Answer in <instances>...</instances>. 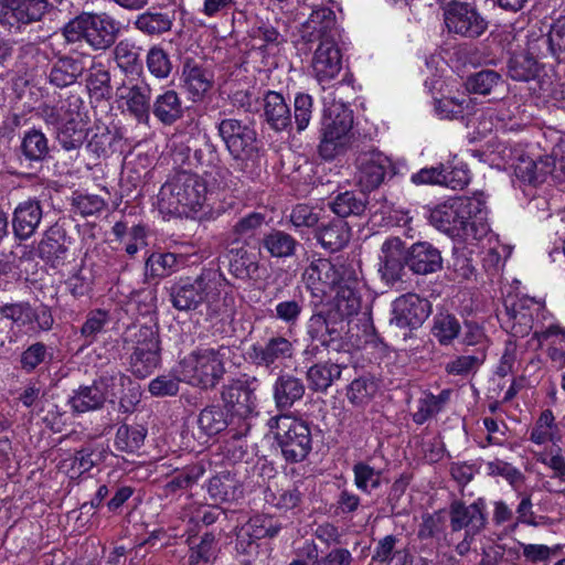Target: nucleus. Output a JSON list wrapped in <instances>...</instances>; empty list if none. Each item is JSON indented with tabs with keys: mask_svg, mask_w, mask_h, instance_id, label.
<instances>
[{
	"mask_svg": "<svg viewBox=\"0 0 565 565\" xmlns=\"http://www.w3.org/2000/svg\"><path fill=\"white\" fill-rule=\"evenodd\" d=\"M452 172H446L444 164H439L437 167L423 168L418 172L412 174L411 181L416 185H426V184H438V185H447L452 189L462 188L467 181L459 180L455 184H452L454 179L450 178Z\"/></svg>",
	"mask_w": 565,
	"mask_h": 565,
	"instance_id": "8fccbe9b",
	"label": "nucleus"
},
{
	"mask_svg": "<svg viewBox=\"0 0 565 565\" xmlns=\"http://www.w3.org/2000/svg\"><path fill=\"white\" fill-rule=\"evenodd\" d=\"M265 223V215L253 212L241 217L232 227L234 241L250 238L256 231Z\"/></svg>",
	"mask_w": 565,
	"mask_h": 565,
	"instance_id": "338daca9",
	"label": "nucleus"
},
{
	"mask_svg": "<svg viewBox=\"0 0 565 565\" xmlns=\"http://www.w3.org/2000/svg\"><path fill=\"white\" fill-rule=\"evenodd\" d=\"M228 347L196 349L182 360V380L202 390L214 388L225 374L224 359Z\"/></svg>",
	"mask_w": 565,
	"mask_h": 565,
	"instance_id": "39448f33",
	"label": "nucleus"
},
{
	"mask_svg": "<svg viewBox=\"0 0 565 565\" xmlns=\"http://www.w3.org/2000/svg\"><path fill=\"white\" fill-rule=\"evenodd\" d=\"M214 188L196 173L177 172L161 186L158 193V207L169 214L196 211L203 205L209 190Z\"/></svg>",
	"mask_w": 565,
	"mask_h": 565,
	"instance_id": "f257e3e1",
	"label": "nucleus"
},
{
	"mask_svg": "<svg viewBox=\"0 0 565 565\" xmlns=\"http://www.w3.org/2000/svg\"><path fill=\"white\" fill-rule=\"evenodd\" d=\"M66 233L58 226L50 227L38 245V255L53 268L64 264L68 247L66 245Z\"/></svg>",
	"mask_w": 565,
	"mask_h": 565,
	"instance_id": "b1692460",
	"label": "nucleus"
},
{
	"mask_svg": "<svg viewBox=\"0 0 565 565\" xmlns=\"http://www.w3.org/2000/svg\"><path fill=\"white\" fill-rule=\"evenodd\" d=\"M183 82L193 96V100L201 99L213 85L212 74L192 60H186L183 65Z\"/></svg>",
	"mask_w": 565,
	"mask_h": 565,
	"instance_id": "4c0bfd02",
	"label": "nucleus"
},
{
	"mask_svg": "<svg viewBox=\"0 0 565 565\" xmlns=\"http://www.w3.org/2000/svg\"><path fill=\"white\" fill-rule=\"evenodd\" d=\"M170 301L177 310H195L207 297V281L202 274L196 278H181L170 288Z\"/></svg>",
	"mask_w": 565,
	"mask_h": 565,
	"instance_id": "4468645a",
	"label": "nucleus"
},
{
	"mask_svg": "<svg viewBox=\"0 0 565 565\" xmlns=\"http://www.w3.org/2000/svg\"><path fill=\"white\" fill-rule=\"evenodd\" d=\"M308 24L321 34V39L333 38L331 32L335 26V14L330 8H317L312 10Z\"/></svg>",
	"mask_w": 565,
	"mask_h": 565,
	"instance_id": "0e129e2a",
	"label": "nucleus"
},
{
	"mask_svg": "<svg viewBox=\"0 0 565 565\" xmlns=\"http://www.w3.org/2000/svg\"><path fill=\"white\" fill-rule=\"evenodd\" d=\"M305 307L302 297L281 300L276 303L271 317L285 323L287 327H296L300 320Z\"/></svg>",
	"mask_w": 565,
	"mask_h": 565,
	"instance_id": "5fc2aeb1",
	"label": "nucleus"
},
{
	"mask_svg": "<svg viewBox=\"0 0 565 565\" xmlns=\"http://www.w3.org/2000/svg\"><path fill=\"white\" fill-rule=\"evenodd\" d=\"M468 199L450 200L436 206L429 216V221L437 230L456 238L460 218H467L471 212V206L467 207Z\"/></svg>",
	"mask_w": 565,
	"mask_h": 565,
	"instance_id": "6ab92c4d",
	"label": "nucleus"
},
{
	"mask_svg": "<svg viewBox=\"0 0 565 565\" xmlns=\"http://www.w3.org/2000/svg\"><path fill=\"white\" fill-rule=\"evenodd\" d=\"M77 117L78 115H70L68 118L64 120L55 131L56 140L66 151H74L79 149L87 138V132Z\"/></svg>",
	"mask_w": 565,
	"mask_h": 565,
	"instance_id": "ea45409f",
	"label": "nucleus"
},
{
	"mask_svg": "<svg viewBox=\"0 0 565 565\" xmlns=\"http://www.w3.org/2000/svg\"><path fill=\"white\" fill-rule=\"evenodd\" d=\"M117 141L116 134L108 128H104L92 136L86 149L96 158H106L115 151L114 146Z\"/></svg>",
	"mask_w": 565,
	"mask_h": 565,
	"instance_id": "bf43d9fd",
	"label": "nucleus"
},
{
	"mask_svg": "<svg viewBox=\"0 0 565 565\" xmlns=\"http://www.w3.org/2000/svg\"><path fill=\"white\" fill-rule=\"evenodd\" d=\"M51 358L47 347L42 342H35L21 353L20 366L24 372L30 373Z\"/></svg>",
	"mask_w": 565,
	"mask_h": 565,
	"instance_id": "69168bd1",
	"label": "nucleus"
},
{
	"mask_svg": "<svg viewBox=\"0 0 565 565\" xmlns=\"http://www.w3.org/2000/svg\"><path fill=\"white\" fill-rule=\"evenodd\" d=\"M343 366L331 361L313 363L308 367L306 377L309 388L317 393H324L340 380Z\"/></svg>",
	"mask_w": 565,
	"mask_h": 565,
	"instance_id": "f704fd0d",
	"label": "nucleus"
},
{
	"mask_svg": "<svg viewBox=\"0 0 565 565\" xmlns=\"http://www.w3.org/2000/svg\"><path fill=\"white\" fill-rule=\"evenodd\" d=\"M367 206L365 193L355 191H344L338 193L334 199L329 202V207L341 220L349 216H361Z\"/></svg>",
	"mask_w": 565,
	"mask_h": 565,
	"instance_id": "58836bf2",
	"label": "nucleus"
},
{
	"mask_svg": "<svg viewBox=\"0 0 565 565\" xmlns=\"http://www.w3.org/2000/svg\"><path fill=\"white\" fill-rule=\"evenodd\" d=\"M269 426L275 428V440L287 462L303 461L312 449V436L309 425L289 415H280L269 419Z\"/></svg>",
	"mask_w": 565,
	"mask_h": 565,
	"instance_id": "423d86ee",
	"label": "nucleus"
},
{
	"mask_svg": "<svg viewBox=\"0 0 565 565\" xmlns=\"http://www.w3.org/2000/svg\"><path fill=\"white\" fill-rule=\"evenodd\" d=\"M515 178L523 184L537 186L551 175L554 180H565V162L557 161L554 152L551 156L533 159L529 156H520L513 166Z\"/></svg>",
	"mask_w": 565,
	"mask_h": 565,
	"instance_id": "6e6552de",
	"label": "nucleus"
},
{
	"mask_svg": "<svg viewBox=\"0 0 565 565\" xmlns=\"http://www.w3.org/2000/svg\"><path fill=\"white\" fill-rule=\"evenodd\" d=\"M379 390L377 382L371 375H361L354 379L347 387V398L358 407L367 405Z\"/></svg>",
	"mask_w": 565,
	"mask_h": 565,
	"instance_id": "49530a36",
	"label": "nucleus"
},
{
	"mask_svg": "<svg viewBox=\"0 0 565 565\" xmlns=\"http://www.w3.org/2000/svg\"><path fill=\"white\" fill-rule=\"evenodd\" d=\"M178 267V256L173 253H153L146 262V268L151 277H168L175 273Z\"/></svg>",
	"mask_w": 565,
	"mask_h": 565,
	"instance_id": "6e6d98bb",
	"label": "nucleus"
},
{
	"mask_svg": "<svg viewBox=\"0 0 565 565\" xmlns=\"http://www.w3.org/2000/svg\"><path fill=\"white\" fill-rule=\"evenodd\" d=\"M145 438L146 430L142 427L124 424L117 428L114 446L117 451L132 454L143 445Z\"/></svg>",
	"mask_w": 565,
	"mask_h": 565,
	"instance_id": "3c124183",
	"label": "nucleus"
},
{
	"mask_svg": "<svg viewBox=\"0 0 565 565\" xmlns=\"http://www.w3.org/2000/svg\"><path fill=\"white\" fill-rule=\"evenodd\" d=\"M217 540L213 532L204 533L199 543L190 542L189 565L209 564L217 556Z\"/></svg>",
	"mask_w": 565,
	"mask_h": 565,
	"instance_id": "de8ad7c7",
	"label": "nucleus"
},
{
	"mask_svg": "<svg viewBox=\"0 0 565 565\" xmlns=\"http://www.w3.org/2000/svg\"><path fill=\"white\" fill-rule=\"evenodd\" d=\"M450 526L454 532L465 530V533L477 535L488 523L486 501L479 498L471 504L454 501L449 509Z\"/></svg>",
	"mask_w": 565,
	"mask_h": 565,
	"instance_id": "ddd939ff",
	"label": "nucleus"
},
{
	"mask_svg": "<svg viewBox=\"0 0 565 565\" xmlns=\"http://www.w3.org/2000/svg\"><path fill=\"white\" fill-rule=\"evenodd\" d=\"M64 0H9V25L20 29L41 21L45 14L61 4Z\"/></svg>",
	"mask_w": 565,
	"mask_h": 565,
	"instance_id": "aec40b11",
	"label": "nucleus"
},
{
	"mask_svg": "<svg viewBox=\"0 0 565 565\" xmlns=\"http://www.w3.org/2000/svg\"><path fill=\"white\" fill-rule=\"evenodd\" d=\"M459 320L449 312H438L433 320L431 333L441 345H449L459 335Z\"/></svg>",
	"mask_w": 565,
	"mask_h": 565,
	"instance_id": "09e8293b",
	"label": "nucleus"
},
{
	"mask_svg": "<svg viewBox=\"0 0 565 565\" xmlns=\"http://www.w3.org/2000/svg\"><path fill=\"white\" fill-rule=\"evenodd\" d=\"M85 71L84 57L63 55L52 63L49 82L58 88L68 87L75 84Z\"/></svg>",
	"mask_w": 565,
	"mask_h": 565,
	"instance_id": "393cba45",
	"label": "nucleus"
},
{
	"mask_svg": "<svg viewBox=\"0 0 565 565\" xmlns=\"http://www.w3.org/2000/svg\"><path fill=\"white\" fill-rule=\"evenodd\" d=\"M356 180L362 191L377 189L392 168L391 160L380 151L369 150L360 152L355 158Z\"/></svg>",
	"mask_w": 565,
	"mask_h": 565,
	"instance_id": "9b49d317",
	"label": "nucleus"
},
{
	"mask_svg": "<svg viewBox=\"0 0 565 565\" xmlns=\"http://www.w3.org/2000/svg\"><path fill=\"white\" fill-rule=\"evenodd\" d=\"M95 383L102 391L105 402L110 403H114L115 398L124 393L126 385L132 384L130 377L117 369L100 372L95 379Z\"/></svg>",
	"mask_w": 565,
	"mask_h": 565,
	"instance_id": "79ce46f5",
	"label": "nucleus"
},
{
	"mask_svg": "<svg viewBox=\"0 0 565 565\" xmlns=\"http://www.w3.org/2000/svg\"><path fill=\"white\" fill-rule=\"evenodd\" d=\"M173 19L168 13L147 11L135 21L137 30L148 35H158L171 30Z\"/></svg>",
	"mask_w": 565,
	"mask_h": 565,
	"instance_id": "603ef678",
	"label": "nucleus"
},
{
	"mask_svg": "<svg viewBox=\"0 0 565 565\" xmlns=\"http://www.w3.org/2000/svg\"><path fill=\"white\" fill-rule=\"evenodd\" d=\"M508 75L516 82H530L534 79L540 71L535 57L527 52L513 54L508 61Z\"/></svg>",
	"mask_w": 565,
	"mask_h": 565,
	"instance_id": "c03bdc74",
	"label": "nucleus"
},
{
	"mask_svg": "<svg viewBox=\"0 0 565 565\" xmlns=\"http://www.w3.org/2000/svg\"><path fill=\"white\" fill-rule=\"evenodd\" d=\"M198 425L206 436H215L228 429V434L233 438V433H235L234 419L221 405L213 404L203 408L199 414Z\"/></svg>",
	"mask_w": 565,
	"mask_h": 565,
	"instance_id": "72a5a7b5",
	"label": "nucleus"
},
{
	"mask_svg": "<svg viewBox=\"0 0 565 565\" xmlns=\"http://www.w3.org/2000/svg\"><path fill=\"white\" fill-rule=\"evenodd\" d=\"M141 47L128 40H121L114 49L115 61L125 73H136L141 68Z\"/></svg>",
	"mask_w": 565,
	"mask_h": 565,
	"instance_id": "864d4df0",
	"label": "nucleus"
},
{
	"mask_svg": "<svg viewBox=\"0 0 565 565\" xmlns=\"http://www.w3.org/2000/svg\"><path fill=\"white\" fill-rule=\"evenodd\" d=\"M443 6H445V23L450 32L475 39L486 31L488 23L472 4L445 0Z\"/></svg>",
	"mask_w": 565,
	"mask_h": 565,
	"instance_id": "1a4fd4ad",
	"label": "nucleus"
},
{
	"mask_svg": "<svg viewBox=\"0 0 565 565\" xmlns=\"http://www.w3.org/2000/svg\"><path fill=\"white\" fill-rule=\"evenodd\" d=\"M381 253L382 278L390 284L402 280L408 262V249L405 250L404 242L399 237H390L383 243Z\"/></svg>",
	"mask_w": 565,
	"mask_h": 565,
	"instance_id": "f3484780",
	"label": "nucleus"
},
{
	"mask_svg": "<svg viewBox=\"0 0 565 565\" xmlns=\"http://www.w3.org/2000/svg\"><path fill=\"white\" fill-rule=\"evenodd\" d=\"M313 99L309 94L297 93L294 99V121L298 132L303 131L312 118Z\"/></svg>",
	"mask_w": 565,
	"mask_h": 565,
	"instance_id": "e2e57ef3",
	"label": "nucleus"
},
{
	"mask_svg": "<svg viewBox=\"0 0 565 565\" xmlns=\"http://www.w3.org/2000/svg\"><path fill=\"white\" fill-rule=\"evenodd\" d=\"M42 216L43 211L39 200L29 199L19 203L12 218L15 237L20 241L30 238L39 227Z\"/></svg>",
	"mask_w": 565,
	"mask_h": 565,
	"instance_id": "4be33fe9",
	"label": "nucleus"
},
{
	"mask_svg": "<svg viewBox=\"0 0 565 565\" xmlns=\"http://www.w3.org/2000/svg\"><path fill=\"white\" fill-rule=\"evenodd\" d=\"M349 271L344 268L338 269L329 259L318 258L305 269L302 277L308 288L327 294L342 284Z\"/></svg>",
	"mask_w": 565,
	"mask_h": 565,
	"instance_id": "dca6fc26",
	"label": "nucleus"
},
{
	"mask_svg": "<svg viewBox=\"0 0 565 565\" xmlns=\"http://www.w3.org/2000/svg\"><path fill=\"white\" fill-rule=\"evenodd\" d=\"M70 404L74 412L86 413L100 409L105 404V399L94 380L90 385H82L74 391L70 398Z\"/></svg>",
	"mask_w": 565,
	"mask_h": 565,
	"instance_id": "a19ab883",
	"label": "nucleus"
},
{
	"mask_svg": "<svg viewBox=\"0 0 565 565\" xmlns=\"http://www.w3.org/2000/svg\"><path fill=\"white\" fill-rule=\"evenodd\" d=\"M292 342L281 334H275L262 343H254L248 352L252 362L259 367L276 369L294 356Z\"/></svg>",
	"mask_w": 565,
	"mask_h": 565,
	"instance_id": "f8f14e48",
	"label": "nucleus"
},
{
	"mask_svg": "<svg viewBox=\"0 0 565 565\" xmlns=\"http://www.w3.org/2000/svg\"><path fill=\"white\" fill-rule=\"evenodd\" d=\"M407 267L416 275H429L443 269L441 252L428 242L414 243L408 248Z\"/></svg>",
	"mask_w": 565,
	"mask_h": 565,
	"instance_id": "412c9836",
	"label": "nucleus"
},
{
	"mask_svg": "<svg viewBox=\"0 0 565 565\" xmlns=\"http://www.w3.org/2000/svg\"><path fill=\"white\" fill-rule=\"evenodd\" d=\"M466 204L468 205L467 207L471 206L473 210L471 209L467 218H460L456 238L463 241L481 239L490 231L486 206L481 201L475 199H468Z\"/></svg>",
	"mask_w": 565,
	"mask_h": 565,
	"instance_id": "cd10ccee",
	"label": "nucleus"
},
{
	"mask_svg": "<svg viewBox=\"0 0 565 565\" xmlns=\"http://www.w3.org/2000/svg\"><path fill=\"white\" fill-rule=\"evenodd\" d=\"M358 278L350 270L343 278V282L337 285L335 309L333 312L343 320L344 317L356 315L361 309V297L358 291Z\"/></svg>",
	"mask_w": 565,
	"mask_h": 565,
	"instance_id": "7c9ffc66",
	"label": "nucleus"
},
{
	"mask_svg": "<svg viewBox=\"0 0 565 565\" xmlns=\"http://www.w3.org/2000/svg\"><path fill=\"white\" fill-rule=\"evenodd\" d=\"M450 397V391L444 390L438 395L425 393L417 402V409L413 413V420L423 425L428 419L440 413Z\"/></svg>",
	"mask_w": 565,
	"mask_h": 565,
	"instance_id": "a18cd8bd",
	"label": "nucleus"
},
{
	"mask_svg": "<svg viewBox=\"0 0 565 565\" xmlns=\"http://www.w3.org/2000/svg\"><path fill=\"white\" fill-rule=\"evenodd\" d=\"M193 159L195 160L196 168L201 169L202 173L207 178L205 181L211 183V185L220 186L224 182L228 170L222 166L216 146L210 140H206L194 151Z\"/></svg>",
	"mask_w": 565,
	"mask_h": 565,
	"instance_id": "5701e85b",
	"label": "nucleus"
},
{
	"mask_svg": "<svg viewBox=\"0 0 565 565\" xmlns=\"http://www.w3.org/2000/svg\"><path fill=\"white\" fill-rule=\"evenodd\" d=\"M207 493L214 502L223 503L238 500L243 489L235 473L222 470L210 479Z\"/></svg>",
	"mask_w": 565,
	"mask_h": 565,
	"instance_id": "2f4dec72",
	"label": "nucleus"
},
{
	"mask_svg": "<svg viewBox=\"0 0 565 565\" xmlns=\"http://www.w3.org/2000/svg\"><path fill=\"white\" fill-rule=\"evenodd\" d=\"M216 128L227 151L238 164L257 151V134L246 122L235 118H224L220 120Z\"/></svg>",
	"mask_w": 565,
	"mask_h": 565,
	"instance_id": "0eeeda50",
	"label": "nucleus"
},
{
	"mask_svg": "<svg viewBox=\"0 0 565 565\" xmlns=\"http://www.w3.org/2000/svg\"><path fill=\"white\" fill-rule=\"evenodd\" d=\"M147 67L159 79L168 78L172 71L169 54L160 46H152L147 54Z\"/></svg>",
	"mask_w": 565,
	"mask_h": 565,
	"instance_id": "13d9d810",
	"label": "nucleus"
},
{
	"mask_svg": "<svg viewBox=\"0 0 565 565\" xmlns=\"http://www.w3.org/2000/svg\"><path fill=\"white\" fill-rule=\"evenodd\" d=\"M119 32L116 21L107 14L90 13L86 42L95 50L110 47Z\"/></svg>",
	"mask_w": 565,
	"mask_h": 565,
	"instance_id": "a878e982",
	"label": "nucleus"
},
{
	"mask_svg": "<svg viewBox=\"0 0 565 565\" xmlns=\"http://www.w3.org/2000/svg\"><path fill=\"white\" fill-rule=\"evenodd\" d=\"M353 139V111L334 100L324 111L318 152L324 160H332L344 153Z\"/></svg>",
	"mask_w": 565,
	"mask_h": 565,
	"instance_id": "20e7f679",
	"label": "nucleus"
},
{
	"mask_svg": "<svg viewBox=\"0 0 565 565\" xmlns=\"http://www.w3.org/2000/svg\"><path fill=\"white\" fill-rule=\"evenodd\" d=\"M308 487L305 481H297L288 488L281 489L275 495V505L278 509L291 510L299 507L306 495Z\"/></svg>",
	"mask_w": 565,
	"mask_h": 565,
	"instance_id": "680f3d73",
	"label": "nucleus"
},
{
	"mask_svg": "<svg viewBox=\"0 0 565 565\" xmlns=\"http://www.w3.org/2000/svg\"><path fill=\"white\" fill-rule=\"evenodd\" d=\"M312 68L319 83L333 79L342 68V57L334 38L321 39L312 58Z\"/></svg>",
	"mask_w": 565,
	"mask_h": 565,
	"instance_id": "a211bd4d",
	"label": "nucleus"
},
{
	"mask_svg": "<svg viewBox=\"0 0 565 565\" xmlns=\"http://www.w3.org/2000/svg\"><path fill=\"white\" fill-rule=\"evenodd\" d=\"M122 342L131 351L129 369L135 376L145 379L160 364L161 348L157 323L127 328L122 333Z\"/></svg>",
	"mask_w": 565,
	"mask_h": 565,
	"instance_id": "7ed1b4c3",
	"label": "nucleus"
},
{
	"mask_svg": "<svg viewBox=\"0 0 565 565\" xmlns=\"http://www.w3.org/2000/svg\"><path fill=\"white\" fill-rule=\"evenodd\" d=\"M264 116L266 122L275 131L292 128L290 108L280 93L267 92L264 98Z\"/></svg>",
	"mask_w": 565,
	"mask_h": 565,
	"instance_id": "473e14b6",
	"label": "nucleus"
},
{
	"mask_svg": "<svg viewBox=\"0 0 565 565\" xmlns=\"http://www.w3.org/2000/svg\"><path fill=\"white\" fill-rule=\"evenodd\" d=\"M262 246L271 257L285 259L296 255L300 243L291 234L273 228L262 238Z\"/></svg>",
	"mask_w": 565,
	"mask_h": 565,
	"instance_id": "e433bc0d",
	"label": "nucleus"
},
{
	"mask_svg": "<svg viewBox=\"0 0 565 565\" xmlns=\"http://www.w3.org/2000/svg\"><path fill=\"white\" fill-rule=\"evenodd\" d=\"M150 88L148 86H120L117 96L126 100L128 113L140 124L148 125L150 120Z\"/></svg>",
	"mask_w": 565,
	"mask_h": 565,
	"instance_id": "c85d7f7f",
	"label": "nucleus"
},
{
	"mask_svg": "<svg viewBox=\"0 0 565 565\" xmlns=\"http://www.w3.org/2000/svg\"><path fill=\"white\" fill-rule=\"evenodd\" d=\"M20 150L29 162H42L50 153L49 140L41 130L31 129L24 134Z\"/></svg>",
	"mask_w": 565,
	"mask_h": 565,
	"instance_id": "37998d69",
	"label": "nucleus"
},
{
	"mask_svg": "<svg viewBox=\"0 0 565 565\" xmlns=\"http://www.w3.org/2000/svg\"><path fill=\"white\" fill-rule=\"evenodd\" d=\"M305 392L303 381L289 373L279 374L273 385L274 402L280 411L291 408L303 397Z\"/></svg>",
	"mask_w": 565,
	"mask_h": 565,
	"instance_id": "bb28decb",
	"label": "nucleus"
},
{
	"mask_svg": "<svg viewBox=\"0 0 565 565\" xmlns=\"http://www.w3.org/2000/svg\"><path fill=\"white\" fill-rule=\"evenodd\" d=\"M154 117L163 125L170 126L183 116V105L179 94L167 89L159 94L151 106Z\"/></svg>",
	"mask_w": 565,
	"mask_h": 565,
	"instance_id": "c9c22d12",
	"label": "nucleus"
},
{
	"mask_svg": "<svg viewBox=\"0 0 565 565\" xmlns=\"http://www.w3.org/2000/svg\"><path fill=\"white\" fill-rule=\"evenodd\" d=\"M353 475L354 484L365 493H371L372 490L381 486L382 472L365 462L360 461L355 463L353 466Z\"/></svg>",
	"mask_w": 565,
	"mask_h": 565,
	"instance_id": "4d7b16f0",
	"label": "nucleus"
},
{
	"mask_svg": "<svg viewBox=\"0 0 565 565\" xmlns=\"http://www.w3.org/2000/svg\"><path fill=\"white\" fill-rule=\"evenodd\" d=\"M256 377L232 379L221 387V401L235 424L234 439L245 437L252 427L250 419L258 414Z\"/></svg>",
	"mask_w": 565,
	"mask_h": 565,
	"instance_id": "f03ea898",
	"label": "nucleus"
},
{
	"mask_svg": "<svg viewBox=\"0 0 565 565\" xmlns=\"http://www.w3.org/2000/svg\"><path fill=\"white\" fill-rule=\"evenodd\" d=\"M392 308L391 323L402 329L420 327L431 312V303L414 292L396 298Z\"/></svg>",
	"mask_w": 565,
	"mask_h": 565,
	"instance_id": "9d476101",
	"label": "nucleus"
},
{
	"mask_svg": "<svg viewBox=\"0 0 565 565\" xmlns=\"http://www.w3.org/2000/svg\"><path fill=\"white\" fill-rule=\"evenodd\" d=\"M343 321L332 309L313 313L307 324V334L312 342L331 348L342 339Z\"/></svg>",
	"mask_w": 565,
	"mask_h": 565,
	"instance_id": "2eb2a0df",
	"label": "nucleus"
},
{
	"mask_svg": "<svg viewBox=\"0 0 565 565\" xmlns=\"http://www.w3.org/2000/svg\"><path fill=\"white\" fill-rule=\"evenodd\" d=\"M351 237V228L341 218L321 223L315 231V238L321 247L330 253L341 250L348 245Z\"/></svg>",
	"mask_w": 565,
	"mask_h": 565,
	"instance_id": "c756f323",
	"label": "nucleus"
},
{
	"mask_svg": "<svg viewBox=\"0 0 565 565\" xmlns=\"http://www.w3.org/2000/svg\"><path fill=\"white\" fill-rule=\"evenodd\" d=\"M539 41L546 44L554 56L565 52V17L556 19L551 25L547 36H541Z\"/></svg>",
	"mask_w": 565,
	"mask_h": 565,
	"instance_id": "774afa93",
	"label": "nucleus"
},
{
	"mask_svg": "<svg viewBox=\"0 0 565 565\" xmlns=\"http://www.w3.org/2000/svg\"><path fill=\"white\" fill-rule=\"evenodd\" d=\"M502 77L501 75L492 70H482L468 77L466 82L467 89L475 94L488 95L491 93Z\"/></svg>",
	"mask_w": 565,
	"mask_h": 565,
	"instance_id": "052dcab7",
	"label": "nucleus"
}]
</instances>
